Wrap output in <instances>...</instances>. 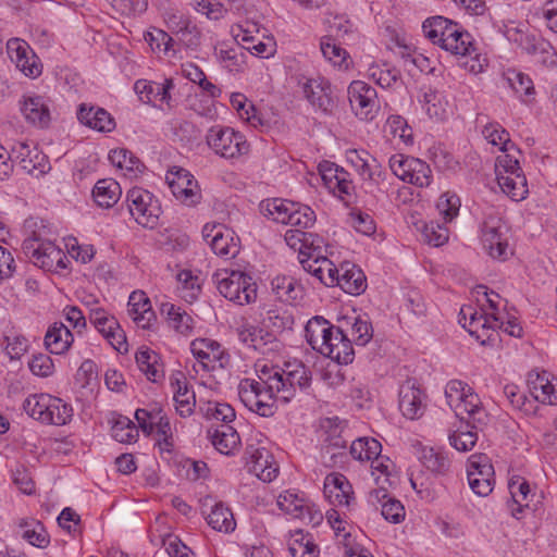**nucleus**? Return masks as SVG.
Returning a JSON list of instances; mask_svg holds the SVG:
<instances>
[{
	"label": "nucleus",
	"mask_w": 557,
	"mask_h": 557,
	"mask_svg": "<svg viewBox=\"0 0 557 557\" xmlns=\"http://www.w3.org/2000/svg\"><path fill=\"white\" fill-rule=\"evenodd\" d=\"M506 79L513 91L519 96H530L534 92L532 79L516 70H509L506 73Z\"/></svg>",
	"instance_id": "nucleus-64"
},
{
	"label": "nucleus",
	"mask_w": 557,
	"mask_h": 557,
	"mask_svg": "<svg viewBox=\"0 0 557 557\" xmlns=\"http://www.w3.org/2000/svg\"><path fill=\"white\" fill-rule=\"evenodd\" d=\"M466 392H468V394L465 396L459 408H456L454 412L460 420L466 421L467 429L471 426V429L476 430L486 423L487 413L482 407L481 399L479 395L474 393L473 388H467Z\"/></svg>",
	"instance_id": "nucleus-23"
},
{
	"label": "nucleus",
	"mask_w": 557,
	"mask_h": 557,
	"mask_svg": "<svg viewBox=\"0 0 557 557\" xmlns=\"http://www.w3.org/2000/svg\"><path fill=\"white\" fill-rule=\"evenodd\" d=\"M256 375L240 381L238 396L246 408L264 418L275 414L277 401L289 403L297 388H309L312 380L311 370L299 361L286 362L283 368L258 363Z\"/></svg>",
	"instance_id": "nucleus-1"
},
{
	"label": "nucleus",
	"mask_w": 557,
	"mask_h": 557,
	"mask_svg": "<svg viewBox=\"0 0 557 557\" xmlns=\"http://www.w3.org/2000/svg\"><path fill=\"white\" fill-rule=\"evenodd\" d=\"M314 222L315 213L310 207L294 202L285 224L302 231L304 228L311 227Z\"/></svg>",
	"instance_id": "nucleus-52"
},
{
	"label": "nucleus",
	"mask_w": 557,
	"mask_h": 557,
	"mask_svg": "<svg viewBox=\"0 0 557 557\" xmlns=\"http://www.w3.org/2000/svg\"><path fill=\"white\" fill-rule=\"evenodd\" d=\"M440 47L451 54L466 57L474 52L472 36L448 20V25L443 28V37Z\"/></svg>",
	"instance_id": "nucleus-21"
},
{
	"label": "nucleus",
	"mask_w": 557,
	"mask_h": 557,
	"mask_svg": "<svg viewBox=\"0 0 557 557\" xmlns=\"http://www.w3.org/2000/svg\"><path fill=\"white\" fill-rule=\"evenodd\" d=\"M271 285L276 297L282 301L292 302L301 295L300 286L289 276H277L272 281Z\"/></svg>",
	"instance_id": "nucleus-51"
},
{
	"label": "nucleus",
	"mask_w": 557,
	"mask_h": 557,
	"mask_svg": "<svg viewBox=\"0 0 557 557\" xmlns=\"http://www.w3.org/2000/svg\"><path fill=\"white\" fill-rule=\"evenodd\" d=\"M112 436L120 443L131 444L137 441L138 430L128 418L121 417L112 426Z\"/></svg>",
	"instance_id": "nucleus-58"
},
{
	"label": "nucleus",
	"mask_w": 557,
	"mask_h": 557,
	"mask_svg": "<svg viewBox=\"0 0 557 557\" xmlns=\"http://www.w3.org/2000/svg\"><path fill=\"white\" fill-rule=\"evenodd\" d=\"M161 312L166 315V321L173 330L182 335H189L194 329V319L181 307L165 302L161 305Z\"/></svg>",
	"instance_id": "nucleus-37"
},
{
	"label": "nucleus",
	"mask_w": 557,
	"mask_h": 557,
	"mask_svg": "<svg viewBox=\"0 0 557 557\" xmlns=\"http://www.w3.org/2000/svg\"><path fill=\"white\" fill-rule=\"evenodd\" d=\"M482 243L492 258L505 260L509 256L507 226L500 218L490 215L482 225Z\"/></svg>",
	"instance_id": "nucleus-11"
},
{
	"label": "nucleus",
	"mask_w": 557,
	"mask_h": 557,
	"mask_svg": "<svg viewBox=\"0 0 557 557\" xmlns=\"http://www.w3.org/2000/svg\"><path fill=\"white\" fill-rule=\"evenodd\" d=\"M47 407L49 408L44 413V417L39 416L41 423L64 425L72 418V407L58 397L51 396V401L48 403Z\"/></svg>",
	"instance_id": "nucleus-42"
},
{
	"label": "nucleus",
	"mask_w": 557,
	"mask_h": 557,
	"mask_svg": "<svg viewBox=\"0 0 557 557\" xmlns=\"http://www.w3.org/2000/svg\"><path fill=\"white\" fill-rule=\"evenodd\" d=\"M51 401L49 394H33L29 395L23 403V409L33 419L39 421V416L44 417L48 403Z\"/></svg>",
	"instance_id": "nucleus-63"
},
{
	"label": "nucleus",
	"mask_w": 557,
	"mask_h": 557,
	"mask_svg": "<svg viewBox=\"0 0 557 557\" xmlns=\"http://www.w3.org/2000/svg\"><path fill=\"white\" fill-rule=\"evenodd\" d=\"M381 450V443L373 437H359L352 441L350 445V455L359 461H370L372 458L377 457Z\"/></svg>",
	"instance_id": "nucleus-46"
},
{
	"label": "nucleus",
	"mask_w": 557,
	"mask_h": 557,
	"mask_svg": "<svg viewBox=\"0 0 557 557\" xmlns=\"http://www.w3.org/2000/svg\"><path fill=\"white\" fill-rule=\"evenodd\" d=\"M263 321L267 327L272 329L273 334L290 329L294 323L293 315L287 310L280 308L268 310Z\"/></svg>",
	"instance_id": "nucleus-59"
},
{
	"label": "nucleus",
	"mask_w": 557,
	"mask_h": 557,
	"mask_svg": "<svg viewBox=\"0 0 557 557\" xmlns=\"http://www.w3.org/2000/svg\"><path fill=\"white\" fill-rule=\"evenodd\" d=\"M199 502L201 512L207 515V522L212 529L224 533H230L235 530L236 522L233 513L223 503L214 502L209 495L201 497Z\"/></svg>",
	"instance_id": "nucleus-19"
},
{
	"label": "nucleus",
	"mask_w": 557,
	"mask_h": 557,
	"mask_svg": "<svg viewBox=\"0 0 557 557\" xmlns=\"http://www.w3.org/2000/svg\"><path fill=\"white\" fill-rule=\"evenodd\" d=\"M74 336L70 329L62 322H54L49 326L45 335L46 348L54 355H62L69 350Z\"/></svg>",
	"instance_id": "nucleus-31"
},
{
	"label": "nucleus",
	"mask_w": 557,
	"mask_h": 557,
	"mask_svg": "<svg viewBox=\"0 0 557 557\" xmlns=\"http://www.w3.org/2000/svg\"><path fill=\"white\" fill-rule=\"evenodd\" d=\"M459 323L482 344L493 341L492 333H490L491 330L495 331L493 314L479 313L471 306H465L459 312Z\"/></svg>",
	"instance_id": "nucleus-16"
},
{
	"label": "nucleus",
	"mask_w": 557,
	"mask_h": 557,
	"mask_svg": "<svg viewBox=\"0 0 557 557\" xmlns=\"http://www.w3.org/2000/svg\"><path fill=\"white\" fill-rule=\"evenodd\" d=\"M109 160L111 163L124 171V175L127 177H137L144 170V164L140 160L135 157L129 150L120 148L111 150L109 153Z\"/></svg>",
	"instance_id": "nucleus-40"
},
{
	"label": "nucleus",
	"mask_w": 557,
	"mask_h": 557,
	"mask_svg": "<svg viewBox=\"0 0 557 557\" xmlns=\"http://www.w3.org/2000/svg\"><path fill=\"white\" fill-rule=\"evenodd\" d=\"M302 243L305 251L301 253L300 259H308L312 261L325 257L326 245L320 235L311 232H305Z\"/></svg>",
	"instance_id": "nucleus-54"
},
{
	"label": "nucleus",
	"mask_w": 557,
	"mask_h": 557,
	"mask_svg": "<svg viewBox=\"0 0 557 557\" xmlns=\"http://www.w3.org/2000/svg\"><path fill=\"white\" fill-rule=\"evenodd\" d=\"M419 462L434 476L444 473L449 467L448 458L433 448L424 449Z\"/></svg>",
	"instance_id": "nucleus-57"
},
{
	"label": "nucleus",
	"mask_w": 557,
	"mask_h": 557,
	"mask_svg": "<svg viewBox=\"0 0 557 557\" xmlns=\"http://www.w3.org/2000/svg\"><path fill=\"white\" fill-rule=\"evenodd\" d=\"M511 499L508 502V506L511 510V515L516 519H520L524 509L531 508L536 490H509Z\"/></svg>",
	"instance_id": "nucleus-55"
},
{
	"label": "nucleus",
	"mask_w": 557,
	"mask_h": 557,
	"mask_svg": "<svg viewBox=\"0 0 557 557\" xmlns=\"http://www.w3.org/2000/svg\"><path fill=\"white\" fill-rule=\"evenodd\" d=\"M276 498L278 508L294 518L312 525H318L323 520L320 508L300 490H284Z\"/></svg>",
	"instance_id": "nucleus-3"
},
{
	"label": "nucleus",
	"mask_w": 557,
	"mask_h": 557,
	"mask_svg": "<svg viewBox=\"0 0 557 557\" xmlns=\"http://www.w3.org/2000/svg\"><path fill=\"white\" fill-rule=\"evenodd\" d=\"M178 293L181 298L186 302H194L201 290L200 281L198 276L193 275L188 270H183L177 274Z\"/></svg>",
	"instance_id": "nucleus-50"
},
{
	"label": "nucleus",
	"mask_w": 557,
	"mask_h": 557,
	"mask_svg": "<svg viewBox=\"0 0 557 557\" xmlns=\"http://www.w3.org/2000/svg\"><path fill=\"white\" fill-rule=\"evenodd\" d=\"M423 106L431 119L443 121L448 116V101L442 94L435 90H429L424 94Z\"/></svg>",
	"instance_id": "nucleus-48"
},
{
	"label": "nucleus",
	"mask_w": 557,
	"mask_h": 557,
	"mask_svg": "<svg viewBox=\"0 0 557 557\" xmlns=\"http://www.w3.org/2000/svg\"><path fill=\"white\" fill-rule=\"evenodd\" d=\"M127 201L129 213L138 224L149 228L158 224L161 206L150 191L134 187L127 194Z\"/></svg>",
	"instance_id": "nucleus-7"
},
{
	"label": "nucleus",
	"mask_w": 557,
	"mask_h": 557,
	"mask_svg": "<svg viewBox=\"0 0 557 557\" xmlns=\"http://www.w3.org/2000/svg\"><path fill=\"white\" fill-rule=\"evenodd\" d=\"M215 54L219 61L230 72L238 73L244 71L246 63V53L243 51L242 48L221 46L220 48H215Z\"/></svg>",
	"instance_id": "nucleus-45"
},
{
	"label": "nucleus",
	"mask_w": 557,
	"mask_h": 557,
	"mask_svg": "<svg viewBox=\"0 0 557 557\" xmlns=\"http://www.w3.org/2000/svg\"><path fill=\"white\" fill-rule=\"evenodd\" d=\"M399 409L411 420L419 419L424 412L423 393L412 381H406L399 388Z\"/></svg>",
	"instance_id": "nucleus-25"
},
{
	"label": "nucleus",
	"mask_w": 557,
	"mask_h": 557,
	"mask_svg": "<svg viewBox=\"0 0 557 557\" xmlns=\"http://www.w3.org/2000/svg\"><path fill=\"white\" fill-rule=\"evenodd\" d=\"M367 76L382 88H392L400 79V72L395 67H389L386 63H373L368 67Z\"/></svg>",
	"instance_id": "nucleus-44"
},
{
	"label": "nucleus",
	"mask_w": 557,
	"mask_h": 557,
	"mask_svg": "<svg viewBox=\"0 0 557 557\" xmlns=\"http://www.w3.org/2000/svg\"><path fill=\"white\" fill-rule=\"evenodd\" d=\"M7 52L16 67L28 77L41 74V64L29 45L20 38H11L7 42Z\"/></svg>",
	"instance_id": "nucleus-15"
},
{
	"label": "nucleus",
	"mask_w": 557,
	"mask_h": 557,
	"mask_svg": "<svg viewBox=\"0 0 557 557\" xmlns=\"http://www.w3.org/2000/svg\"><path fill=\"white\" fill-rule=\"evenodd\" d=\"M20 111L27 123L38 128L48 127L51 121L49 106L39 95H24L20 100Z\"/></svg>",
	"instance_id": "nucleus-22"
},
{
	"label": "nucleus",
	"mask_w": 557,
	"mask_h": 557,
	"mask_svg": "<svg viewBox=\"0 0 557 557\" xmlns=\"http://www.w3.org/2000/svg\"><path fill=\"white\" fill-rule=\"evenodd\" d=\"M22 537L37 547H45L49 543L48 534L39 521L21 523Z\"/></svg>",
	"instance_id": "nucleus-56"
},
{
	"label": "nucleus",
	"mask_w": 557,
	"mask_h": 557,
	"mask_svg": "<svg viewBox=\"0 0 557 557\" xmlns=\"http://www.w3.org/2000/svg\"><path fill=\"white\" fill-rule=\"evenodd\" d=\"M248 472L263 483L272 482L278 474V467L272 461V456L265 448L249 445L246 448Z\"/></svg>",
	"instance_id": "nucleus-18"
},
{
	"label": "nucleus",
	"mask_w": 557,
	"mask_h": 557,
	"mask_svg": "<svg viewBox=\"0 0 557 557\" xmlns=\"http://www.w3.org/2000/svg\"><path fill=\"white\" fill-rule=\"evenodd\" d=\"M323 268H319L318 273L323 270L329 271L327 283H335L345 293L349 295H360L367 288V278L363 271L356 264L345 261L336 267L334 262L322 261Z\"/></svg>",
	"instance_id": "nucleus-6"
},
{
	"label": "nucleus",
	"mask_w": 557,
	"mask_h": 557,
	"mask_svg": "<svg viewBox=\"0 0 557 557\" xmlns=\"http://www.w3.org/2000/svg\"><path fill=\"white\" fill-rule=\"evenodd\" d=\"M297 84L315 112L324 115L333 114L336 101L329 79L322 76L307 77L301 75L298 77Z\"/></svg>",
	"instance_id": "nucleus-4"
},
{
	"label": "nucleus",
	"mask_w": 557,
	"mask_h": 557,
	"mask_svg": "<svg viewBox=\"0 0 557 557\" xmlns=\"http://www.w3.org/2000/svg\"><path fill=\"white\" fill-rule=\"evenodd\" d=\"M135 358L138 368L149 381L157 383L163 377V367L159 362V355L156 351L149 348H140Z\"/></svg>",
	"instance_id": "nucleus-38"
},
{
	"label": "nucleus",
	"mask_w": 557,
	"mask_h": 557,
	"mask_svg": "<svg viewBox=\"0 0 557 557\" xmlns=\"http://www.w3.org/2000/svg\"><path fill=\"white\" fill-rule=\"evenodd\" d=\"M467 478L470 487L495 485V471L490 458L484 454L472 455L468 460Z\"/></svg>",
	"instance_id": "nucleus-24"
},
{
	"label": "nucleus",
	"mask_w": 557,
	"mask_h": 557,
	"mask_svg": "<svg viewBox=\"0 0 557 557\" xmlns=\"http://www.w3.org/2000/svg\"><path fill=\"white\" fill-rule=\"evenodd\" d=\"M207 144L218 156L225 159L237 158L249 150L243 134L224 126H212L207 134Z\"/></svg>",
	"instance_id": "nucleus-5"
},
{
	"label": "nucleus",
	"mask_w": 557,
	"mask_h": 557,
	"mask_svg": "<svg viewBox=\"0 0 557 557\" xmlns=\"http://www.w3.org/2000/svg\"><path fill=\"white\" fill-rule=\"evenodd\" d=\"M389 168L399 180L418 187H428L432 181L430 165L413 157L394 154L389 159Z\"/></svg>",
	"instance_id": "nucleus-9"
},
{
	"label": "nucleus",
	"mask_w": 557,
	"mask_h": 557,
	"mask_svg": "<svg viewBox=\"0 0 557 557\" xmlns=\"http://www.w3.org/2000/svg\"><path fill=\"white\" fill-rule=\"evenodd\" d=\"M324 356L336 361L339 364H348L354 360V348L351 339L347 337L343 332L337 336V339L331 344L330 348H323Z\"/></svg>",
	"instance_id": "nucleus-43"
},
{
	"label": "nucleus",
	"mask_w": 557,
	"mask_h": 557,
	"mask_svg": "<svg viewBox=\"0 0 557 557\" xmlns=\"http://www.w3.org/2000/svg\"><path fill=\"white\" fill-rule=\"evenodd\" d=\"M208 437L214 448L224 455L233 454L240 444V437L237 431L228 424H223L215 429L210 428L208 430Z\"/></svg>",
	"instance_id": "nucleus-32"
},
{
	"label": "nucleus",
	"mask_w": 557,
	"mask_h": 557,
	"mask_svg": "<svg viewBox=\"0 0 557 557\" xmlns=\"http://www.w3.org/2000/svg\"><path fill=\"white\" fill-rule=\"evenodd\" d=\"M173 87V81L169 78L164 79L163 83L138 79L134 84V90L144 103H153L157 100L169 103L171 99L170 90Z\"/></svg>",
	"instance_id": "nucleus-27"
},
{
	"label": "nucleus",
	"mask_w": 557,
	"mask_h": 557,
	"mask_svg": "<svg viewBox=\"0 0 557 557\" xmlns=\"http://www.w3.org/2000/svg\"><path fill=\"white\" fill-rule=\"evenodd\" d=\"M288 552L292 557H319L320 548L314 543L313 535L301 529L288 533Z\"/></svg>",
	"instance_id": "nucleus-30"
},
{
	"label": "nucleus",
	"mask_w": 557,
	"mask_h": 557,
	"mask_svg": "<svg viewBox=\"0 0 557 557\" xmlns=\"http://www.w3.org/2000/svg\"><path fill=\"white\" fill-rule=\"evenodd\" d=\"M531 396L542 404L556 405L557 404V387L548 380L547 374H535L533 377L530 375L528 380Z\"/></svg>",
	"instance_id": "nucleus-36"
},
{
	"label": "nucleus",
	"mask_w": 557,
	"mask_h": 557,
	"mask_svg": "<svg viewBox=\"0 0 557 557\" xmlns=\"http://www.w3.org/2000/svg\"><path fill=\"white\" fill-rule=\"evenodd\" d=\"M214 280L219 293L237 305H248L257 298V285L244 272L223 270L214 274Z\"/></svg>",
	"instance_id": "nucleus-2"
},
{
	"label": "nucleus",
	"mask_w": 557,
	"mask_h": 557,
	"mask_svg": "<svg viewBox=\"0 0 557 557\" xmlns=\"http://www.w3.org/2000/svg\"><path fill=\"white\" fill-rule=\"evenodd\" d=\"M89 321L117 351H127L125 333L113 315L103 308H94L90 309Z\"/></svg>",
	"instance_id": "nucleus-14"
},
{
	"label": "nucleus",
	"mask_w": 557,
	"mask_h": 557,
	"mask_svg": "<svg viewBox=\"0 0 557 557\" xmlns=\"http://www.w3.org/2000/svg\"><path fill=\"white\" fill-rule=\"evenodd\" d=\"M122 195L120 184L113 178L99 180L94 189L92 197L98 206L110 208L115 205Z\"/></svg>",
	"instance_id": "nucleus-39"
},
{
	"label": "nucleus",
	"mask_w": 557,
	"mask_h": 557,
	"mask_svg": "<svg viewBox=\"0 0 557 557\" xmlns=\"http://www.w3.org/2000/svg\"><path fill=\"white\" fill-rule=\"evenodd\" d=\"M363 161L361 166L356 171L364 180L370 181L373 184L380 186L386 178V171L383 169L376 158L371 156L369 152H361Z\"/></svg>",
	"instance_id": "nucleus-47"
},
{
	"label": "nucleus",
	"mask_w": 557,
	"mask_h": 557,
	"mask_svg": "<svg viewBox=\"0 0 557 557\" xmlns=\"http://www.w3.org/2000/svg\"><path fill=\"white\" fill-rule=\"evenodd\" d=\"M371 474L377 487H385V485L394 486L401 484L400 476L395 471V463L387 457H382L381 454L371 460Z\"/></svg>",
	"instance_id": "nucleus-33"
},
{
	"label": "nucleus",
	"mask_w": 557,
	"mask_h": 557,
	"mask_svg": "<svg viewBox=\"0 0 557 557\" xmlns=\"http://www.w3.org/2000/svg\"><path fill=\"white\" fill-rule=\"evenodd\" d=\"M145 40L153 51L163 52L164 54L172 51L174 45L173 38L160 28H152L147 32L145 34Z\"/></svg>",
	"instance_id": "nucleus-62"
},
{
	"label": "nucleus",
	"mask_w": 557,
	"mask_h": 557,
	"mask_svg": "<svg viewBox=\"0 0 557 557\" xmlns=\"http://www.w3.org/2000/svg\"><path fill=\"white\" fill-rule=\"evenodd\" d=\"M166 27L188 48L195 49L200 45V30L181 11L170 9L163 14Z\"/></svg>",
	"instance_id": "nucleus-17"
},
{
	"label": "nucleus",
	"mask_w": 557,
	"mask_h": 557,
	"mask_svg": "<svg viewBox=\"0 0 557 557\" xmlns=\"http://www.w3.org/2000/svg\"><path fill=\"white\" fill-rule=\"evenodd\" d=\"M171 386L174 391L176 410L182 417L193 413L196 404L195 393L188 389L187 380L182 372L171 376Z\"/></svg>",
	"instance_id": "nucleus-29"
},
{
	"label": "nucleus",
	"mask_w": 557,
	"mask_h": 557,
	"mask_svg": "<svg viewBox=\"0 0 557 557\" xmlns=\"http://www.w3.org/2000/svg\"><path fill=\"white\" fill-rule=\"evenodd\" d=\"M23 249L34 264L46 271H59L66 268L67 260L62 249L50 240L28 238L23 243Z\"/></svg>",
	"instance_id": "nucleus-8"
},
{
	"label": "nucleus",
	"mask_w": 557,
	"mask_h": 557,
	"mask_svg": "<svg viewBox=\"0 0 557 557\" xmlns=\"http://www.w3.org/2000/svg\"><path fill=\"white\" fill-rule=\"evenodd\" d=\"M190 351L206 371H213L216 363L223 368L228 359L221 345L209 338L194 339L190 343Z\"/></svg>",
	"instance_id": "nucleus-20"
},
{
	"label": "nucleus",
	"mask_w": 557,
	"mask_h": 557,
	"mask_svg": "<svg viewBox=\"0 0 557 557\" xmlns=\"http://www.w3.org/2000/svg\"><path fill=\"white\" fill-rule=\"evenodd\" d=\"M78 121L95 131L110 133L115 128V121L103 108L82 103L77 111Z\"/></svg>",
	"instance_id": "nucleus-26"
},
{
	"label": "nucleus",
	"mask_w": 557,
	"mask_h": 557,
	"mask_svg": "<svg viewBox=\"0 0 557 557\" xmlns=\"http://www.w3.org/2000/svg\"><path fill=\"white\" fill-rule=\"evenodd\" d=\"M157 445L161 453H172L174 449V436L169 418L154 423Z\"/></svg>",
	"instance_id": "nucleus-61"
},
{
	"label": "nucleus",
	"mask_w": 557,
	"mask_h": 557,
	"mask_svg": "<svg viewBox=\"0 0 557 557\" xmlns=\"http://www.w3.org/2000/svg\"><path fill=\"white\" fill-rule=\"evenodd\" d=\"M202 236L212 251L225 259H232L239 252V238L234 232L224 225L206 224L202 228Z\"/></svg>",
	"instance_id": "nucleus-13"
},
{
	"label": "nucleus",
	"mask_w": 557,
	"mask_h": 557,
	"mask_svg": "<svg viewBox=\"0 0 557 557\" xmlns=\"http://www.w3.org/2000/svg\"><path fill=\"white\" fill-rule=\"evenodd\" d=\"M327 423L330 428L334 429L330 432L329 437L326 438L327 445L323 448V457L330 456L331 459L337 457L336 449H345L348 441L343 437L342 433L344 432V428L342 426L343 421L338 418L327 419ZM338 455H342L338 453Z\"/></svg>",
	"instance_id": "nucleus-49"
},
{
	"label": "nucleus",
	"mask_w": 557,
	"mask_h": 557,
	"mask_svg": "<svg viewBox=\"0 0 557 557\" xmlns=\"http://www.w3.org/2000/svg\"><path fill=\"white\" fill-rule=\"evenodd\" d=\"M326 330H331V323L323 317L317 315L311 318L305 327L306 339L311 348L322 347V337L325 336Z\"/></svg>",
	"instance_id": "nucleus-53"
},
{
	"label": "nucleus",
	"mask_w": 557,
	"mask_h": 557,
	"mask_svg": "<svg viewBox=\"0 0 557 557\" xmlns=\"http://www.w3.org/2000/svg\"><path fill=\"white\" fill-rule=\"evenodd\" d=\"M128 315L141 329H149L156 314L151 309L150 300L141 290L133 292L127 304Z\"/></svg>",
	"instance_id": "nucleus-28"
},
{
	"label": "nucleus",
	"mask_w": 557,
	"mask_h": 557,
	"mask_svg": "<svg viewBox=\"0 0 557 557\" xmlns=\"http://www.w3.org/2000/svg\"><path fill=\"white\" fill-rule=\"evenodd\" d=\"M497 182L502 190L516 201L524 199L528 194L527 178L523 173L504 174L498 170Z\"/></svg>",
	"instance_id": "nucleus-41"
},
{
	"label": "nucleus",
	"mask_w": 557,
	"mask_h": 557,
	"mask_svg": "<svg viewBox=\"0 0 557 557\" xmlns=\"http://www.w3.org/2000/svg\"><path fill=\"white\" fill-rule=\"evenodd\" d=\"M348 98L352 111L360 120L374 119L379 106L373 87L362 81H354L348 87Z\"/></svg>",
	"instance_id": "nucleus-12"
},
{
	"label": "nucleus",
	"mask_w": 557,
	"mask_h": 557,
	"mask_svg": "<svg viewBox=\"0 0 557 557\" xmlns=\"http://www.w3.org/2000/svg\"><path fill=\"white\" fill-rule=\"evenodd\" d=\"M324 59L339 71L349 70L352 61L349 53L332 36H324L320 42Z\"/></svg>",
	"instance_id": "nucleus-34"
},
{
	"label": "nucleus",
	"mask_w": 557,
	"mask_h": 557,
	"mask_svg": "<svg viewBox=\"0 0 557 557\" xmlns=\"http://www.w3.org/2000/svg\"><path fill=\"white\" fill-rule=\"evenodd\" d=\"M173 196L182 203L194 206L201 199L198 182L185 169L180 166L171 168L165 176Z\"/></svg>",
	"instance_id": "nucleus-10"
},
{
	"label": "nucleus",
	"mask_w": 557,
	"mask_h": 557,
	"mask_svg": "<svg viewBox=\"0 0 557 557\" xmlns=\"http://www.w3.org/2000/svg\"><path fill=\"white\" fill-rule=\"evenodd\" d=\"M381 513L386 521L394 524L403 522L406 517V510L401 502L387 497L385 494L382 496Z\"/></svg>",
	"instance_id": "nucleus-60"
},
{
	"label": "nucleus",
	"mask_w": 557,
	"mask_h": 557,
	"mask_svg": "<svg viewBox=\"0 0 557 557\" xmlns=\"http://www.w3.org/2000/svg\"><path fill=\"white\" fill-rule=\"evenodd\" d=\"M237 335L242 343L256 350H262L267 345L275 342V336L272 332L250 323H243L237 329Z\"/></svg>",
	"instance_id": "nucleus-35"
}]
</instances>
